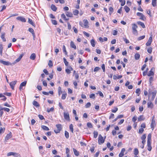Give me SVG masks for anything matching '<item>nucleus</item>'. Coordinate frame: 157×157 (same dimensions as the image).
<instances>
[{
	"label": "nucleus",
	"mask_w": 157,
	"mask_h": 157,
	"mask_svg": "<svg viewBox=\"0 0 157 157\" xmlns=\"http://www.w3.org/2000/svg\"><path fill=\"white\" fill-rule=\"evenodd\" d=\"M157 91L156 90H155L154 91L151 92V91H149L148 92V96L149 98L150 95H152V97L151 99V101H153L156 95Z\"/></svg>",
	"instance_id": "nucleus-1"
},
{
	"label": "nucleus",
	"mask_w": 157,
	"mask_h": 157,
	"mask_svg": "<svg viewBox=\"0 0 157 157\" xmlns=\"http://www.w3.org/2000/svg\"><path fill=\"white\" fill-rule=\"evenodd\" d=\"M132 33L133 34L136 35L137 34V31L136 29L137 28V25L135 23L132 24Z\"/></svg>",
	"instance_id": "nucleus-2"
},
{
	"label": "nucleus",
	"mask_w": 157,
	"mask_h": 157,
	"mask_svg": "<svg viewBox=\"0 0 157 157\" xmlns=\"http://www.w3.org/2000/svg\"><path fill=\"white\" fill-rule=\"evenodd\" d=\"M105 141V139H103V137L100 134L98 136V143L99 144H101L103 143Z\"/></svg>",
	"instance_id": "nucleus-3"
},
{
	"label": "nucleus",
	"mask_w": 157,
	"mask_h": 157,
	"mask_svg": "<svg viewBox=\"0 0 157 157\" xmlns=\"http://www.w3.org/2000/svg\"><path fill=\"white\" fill-rule=\"evenodd\" d=\"M56 127L57 128V130H55L54 132L56 133H59L62 129L61 125V124H56Z\"/></svg>",
	"instance_id": "nucleus-4"
},
{
	"label": "nucleus",
	"mask_w": 157,
	"mask_h": 157,
	"mask_svg": "<svg viewBox=\"0 0 157 157\" xmlns=\"http://www.w3.org/2000/svg\"><path fill=\"white\" fill-rule=\"evenodd\" d=\"M63 116L64 118L66 120L69 121H70L69 115L68 112H64Z\"/></svg>",
	"instance_id": "nucleus-5"
},
{
	"label": "nucleus",
	"mask_w": 157,
	"mask_h": 157,
	"mask_svg": "<svg viewBox=\"0 0 157 157\" xmlns=\"http://www.w3.org/2000/svg\"><path fill=\"white\" fill-rule=\"evenodd\" d=\"M154 116L153 117V118L151 120V128L152 129V130H153L154 129L156 125L155 121V120L154 119Z\"/></svg>",
	"instance_id": "nucleus-6"
},
{
	"label": "nucleus",
	"mask_w": 157,
	"mask_h": 157,
	"mask_svg": "<svg viewBox=\"0 0 157 157\" xmlns=\"http://www.w3.org/2000/svg\"><path fill=\"white\" fill-rule=\"evenodd\" d=\"M136 15L137 16L140 17V19L141 20L145 21L146 19L145 16L141 13L138 12L137 13Z\"/></svg>",
	"instance_id": "nucleus-7"
},
{
	"label": "nucleus",
	"mask_w": 157,
	"mask_h": 157,
	"mask_svg": "<svg viewBox=\"0 0 157 157\" xmlns=\"http://www.w3.org/2000/svg\"><path fill=\"white\" fill-rule=\"evenodd\" d=\"M148 100L149 101L147 102V107L148 108H150L151 109H152L153 107V104L152 103V101H151V99L150 100H149V98H148Z\"/></svg>",
	"instance_id": "nucleus-8"
},
{
	"label": "nucleus",
	"mask_w": 157,
	"mask_h": 157,
	"mask_svg": "<svg viewBox=\"0 0 157 157\" xmlns=\"http://www.w3.org/2000/svg\"><path fill=\"white\" fill-rule=\"evenodd\" d=\"M0 62L5 65H11L12 64L9 61H6L2 60H0Z\"/></svg>",
	"instance_id": "nucleus-9"
},
{
	"label": "nucleus",
	"mask_w": 157,
	"mask_h": 157,
	"mask_svg": "<svg viewBox=\"0 0 157 157\" xmlns=\"http://www.w3.org/2000/svg\"><path fill=\"white\" fill-rule=\"evenodd\" d=\"M83 23L84 24V27L81 26L82 27L86 28H88L89 27V26H88L89 22L87 19H84L83 20Z\"/></svg>",
	"instance_id": "nucleus-10"
},
{
	"label": "nucleus",
	"mask_w": 157,
	"mask_h": 157,
	"mask_svg": "<svg viewBox=\"0 0 157 157\" xmlns=\"http://www.w3.org/2000/svg\"><path fill=\"white\" fill-rule=\"evenodd\" d=\"M11 155H13L15 157H17L19 156V155L16 153L13 152H10L7 153V156H9Z\"/></svg>",
	"instance_id": "nucleus-11"
},
{
	"label": "nucleus",
	"mask_w": 157,
	"mask_h": 157,
	"mask_svg": "<svg viewBox=\"0 0 157 157\" xmlns=\"http://www.w3.org/2000/svg\"><path fill=\"white\" fill-rule=\"evenodd\" d=\"M17 82V81H12L10 83V85L11 89L12 90H14V87L15 85H16V83Z\"/></svg>",
	"instance_id": "nucleus-12"
},
{
	"label": "nucleus",
	"mask_w": 157,
	"mask_h": 157,
	"mask_svg": "<svg viewBox=\"0 0 157 157\" xmlns=\"http://www.w3.org/2000/svg\"><path fill=\"white\" fill-rule=\"evenodd\" d=\"M16 19L17 20H19L22 22H25L26 21V20L23 17L19 16L18 17L16 18Z\"/></svg>",
	"instance_id": "nucleus-13"
},
{
	"label": "nucleus",
	"mask_w": 157,
	"mask_h": 157,
	"mask_svg": "<svg viewBox=\"0 0 157 157\" xmlns=\"http://www.w3.org/2000/svg\"><path fill=\"white\" fill-rule=\"evenodd\" d=\"M12 137L11 133L10 132V133L7 134L6 136L5 140V141L7 142L10 138Z\"/></svg>",
	"instance_id": "nucleus-14"
},
{
	"label": "nucleus",
	"mask_w": 157,
	"mask_h": 157,
	"mask_svg": "<svg viewBox=\"0 0 157 157\" xmlns=\"http://www.w3.org/2000/svg\"><path fill=\"white\" fill-rule=\"evenodd\" d=\"M23 56V55L22 54H21L20 55L19 57L13 63V64H14L16 63L19 62Z\"/></svg>",
	"instance_id": "nucleus-15"
},
{
	"label": "nucleus",
	"mask_w": 157,
	"mask_h": 157,
	"mask_svg": "<svg viewBox=\"0 0 157 157\" xmlns=\"http://www.w3.org/2000/svg\"><path fill=\"white\" fill-rule=\"evenodd\" d=\"M152 37L151 36L149 38L147 42L146 43V45L148 46H150L152 42Z\"/></svg>",
	"instance_id": "nucleus-16"
},
{
	"label": "nucleus",
	"mask_w": 157,
	"mask_h": 157,
	"mask_svg": "<svg viewBox=\"0 0 157 157\" xmlns=\"http://www.w3.org/2000/svg\"><path fill=\"white\" fill-rule=\"evenodd\" d=\"M125 151V149L124 148H123L120 153L119 154V157H122L124 155V152Z\"/></svg>",
	"instance_id": "nucleus-17"
},
{
	"label": "nucleus",
	"mask_w": 157,
	"mask_h": 157,
	"mask_svg": "<svg viewBox=\"0 0 157 157\" xmlns=\"http://www.w3.org/2000/svg\"><path fill=\"white\" fill-rule=\"evenodd\" d=\"M26 84V81H24L22 82L20 85L19 89L20 90L22 89L23 86H25Z\"/></svg>",
	"instance_id": "nucleus-18"
},
{
	"label": "nucleus",
	"mask_w": 157,
	"mask_h": 157,
	"mask_svg": "<svg viewBox=\"0 0 157 157\" xmlns=\"http://www.w3.org/2000/svg\"><path fill=\"white\" fill-rule=\"evenodd\" d=\"M147 150L149 151H151L152 149L151 145V142H147Z\"/></svg>",
	"instance_id": "nucleus-19"
},
{
	"label": "nucleus",
	"mask_w": 157,
	"mask_h": 157,
	"mask_svg": "<svg viewBox=\"0 0 157 157\" xmlns=\"http://www.w3.org/2000/svg\"><path fill=\"white\" fill-rule=\"evenodd\" d=\"M29 31L31 33H32V34L33 37V38L34 39V38L35 37V33H34L33 29L32 28H30L29 29Z\"/></svg>",
	"instance_id": "nucleus-20"
},
{
	"label": "nucleus",
	"mask_w": 157,
	"mask_h": 157,
	"mask_svg": "<svg viewBox=\"0 0 157 157\" xmlns=\"http://www.w3.org/2000/svg\"><path fill=\"white\" fill-rule=\"evenodd\" d=\"M145 119V117L143 115L139 116L138 118V120L139 121H144Z\"/></svg>",
	"instance_id": "nucleus-21"
},
{
	"label": "nucleus",
	"mask_w": 157,
	"mask_h": 157,
	"mask_svg": "<svg viewBox=\"0 0 157 157\" xmlns=\"http://www.w3.org/2000/svg\"><path fill=\"white\" fill-rule=\"evenodd\" d=\"M66 15L69 17H73V14L71 12H67L66 13Z\"/></svg>",
	"instance_id": "nucleus-22"
},
{
	"label": "nucleus",
	"mask_w": 157,
	"mask_h": 157,
	"mask_svg": "<svg viewBox=\"0 0 157 157\" xmlns=\"http://www.w3.org/2000/svg\"><path fill=\"white\" fill-rule=\"evenodd\" d=\"M73 151L74 154L76 156H78L79 155V152L75 148H73Z\"/></svg>",
	"instance_id": "nucleus-23"
},
{
	"label": "nucleus",
	"mask_w": 157,
	"mask_h": 157,
	"mask_svg": "<svg viewBox=\"0 0 157 157\" xmlns=\"http://www.w3.org/2000/svg\"><path fill=\"white\" fill-rule=\"evenodd\" d=\"M51 9L53 10L54 11H56L57 10V8L55 6V5H54L53 4H52L51 6Z\"/></svg>",
	"instance_id": "nucleus-24"
},
{
	"label": "nucleus",
	"mask_w": 157,
	"mask_h": 157,
	"mask_svg": "<svg viewBox=\"0 0 157 157\" xmlns=\"http://www.w3.org/2000/svg\"><path fill=\"white\" fill-rule=\"evenodd\" d=\"M36 58V54L35 53H32L30 56V58L32 60H34Z\"/></svg>",
	"instance_id": "nucleus-25"
},
{
	"label": "nucleus",
	"mask_w": 157,
	"mask_h": 157,
	"mask_svg": "<svg viewBox=\"0 0 157 157\" xmlns=\"http://www.w3.org/2000/svg\"><path fill=\"white\" fill-rule=\"evenodd\" d=\"M70 46L71 48H74L75 49H76V46L74 44V43L72 41H71V42Z\"/></svg>",
	"instance_id": "nucleus-26"
},
{
	"label": "nucleus",
	"mask_w": 157,
	"mask_h": 157,
	"mask_svg": "<svg viewBox=\"0 0 157 157\" xmlns=\"http://www.w3.org/2000/svg\"><path fill=\"white\" fill-rule=\"evenodd\" d=\"M138 25H140L143 28H144L145 27V26L143 22L140 21H138L137 22Z\"/></svg>",
	"instance_id": "nucleus-27"
},
{
	"label": "nucleus",
	"mask_w": 157,
	"mask_h": 157,
	"mask_svg": "<svg viewBox=\"0 0 157 157\" xmlns=\"http://www.w3.org/2000/svg\"><path fill=\"white\" fill-rule=\"evenodd\" d=\"M5 33H2L1 36V37L3 41L4 42L6 41V39L5 38Z\"/></svg>",
	"instance_id": "nucleus-28"
},
{
	"label": "nucleus",
	"mask_w": 157,
	"mask_h": 157,
	"mask_svg": "<svg viewBox=\"0 0 157 157\" xmlns=\"http://www.w3.org/2000/svg\"><path fill=\"white\" fill-rule=\"evenodd\" d=\"M41 128L44 130L46 131H48L49 130V128L48 127L44 125L41 126Z\"/></svg>",
	"instance_id": "nucleus-29"
},
{
	"label": "nucleus",
	"mask_w": 157,
	"mask_h": 157,
	"mask_svg": "<svg viewBox=\"0 0 157 157\" xmlns=\"http://www.w3.org/2000/svg\"><path fill=\"white\" fill-rule=\"evenodd\" d=\"M157 0H152V5L153 7H155L156 6Z\"/></svg>",
	"instance_id": "nucleus-30"
},
{
	"label": "nucleus",
	"mask_w": 157,
	"mask_h": 157,
	"mask_svg": "<svg viewBox=\"0 0 157 157\" xmlns=\"http://www.w3.org/2000/svg\"><path fill=\"white\" fill-rule=\"evenodd\" d=\"M151 133H149L148 134L147 136V142H151Z\"/></svg>",
	"instance_id": "nucleus-31"
},
{
	"label": "nucleus",
	"mask_w": 157,
	"mask_h": 157,
	"mask_svg": "<svg viewBox=\"0 0 157 157\" xmlns=\"http://www.w3.org/2000/svg\"><path fill=\"white\" fill-rule=\"evenodd\" d=\"M140 57V55L139 53H136L135 55V58L136 60H138Z\"/></svg>",
	"instance_id": "nucleus-32"
},
{
	"label": "nucleus",
	"mask_w": 157,
	"mask_h": 157,
	"mask_svg": "<svg viewBox=\"0 0 157 157\" xmlns=\"http://www.w3.org/2000/svg\"><path fill=\"white\" fill-rule=\"evenodd\" d=\"M124 9L127 13L130 10V8L127 6H124Z\"/></svg>",
	"instance_id": "nucleus-33"
},
{
	"label": "nucleus",
	"mask_w": 157,
	"mask_h": 157,
	"mask_svg": "<svg viewBox=\"0 0 157 157\" xmlns=\"http://www.w3.org/2000/svg\"><path fill=\"white\" fill-rule=\"evenodd\" d=\"M139 153V151L137 148H135L134 151V154L135 155H137Z\"/></svg>",
	"instance_id": "nucleus-34"
},
{
	"label": "nucleus",
	"mask_w": 157,
	"mask_h": 157,
	"mask_svg": "<svg viewBox=\"0 0 157 157\" xmlns=\"http://www.w3.org/2000/svg\"><path fill=\"white\" fill-rule=\"evenodd\" d=\"M67 95V94L66 93H65L62 94V99L63 100H64L66 98Z\"/></svg>",
	"instance_id": "nucleus-35"
},
{
	"label": "nucleus",
	"mask_w": 157,
	"mask_h": 157,
	"mask_svg": "<svg viewBox=\"0 0 157 157\" xmlns=\"http://www.w3.org/2000/svg\"><path fill=\"white\" fill-rule=\"evenodd\" d=\"M109 14L111 15L113 11V9L112 7H110L109 8Z\"/></svg>",
	"instance_id": "nucleus-36"
},
{
	"label": "nucleus",
	"mask_w": 157,
	"mask_h": 157,
	"mask_svg": "<svg viewBox=\"0 0 157 157\" xmlns=\"http://www.w3.org/2000/svg\"><path fill=\"white\" fill-rule=\"evenodd\" d=\"M73 13L74 15H77L78 14L79 11L77 10H75L73 11Z\"/></svg>",
	"instance_id": "nucleus-37"
},
{
	"label": "nucleus",
	"mask_w": 157,
	"mask_h": 157,
	"mask_svg": "<svg viewBox=\"0 0 157 157\" xmlns=\"http://www.w3.org/2000/svg\"><path fill=\"white\" fill-rule=\"evenodd\" d=\"M154 75V73L153 71H150L147 74V75L149 76H153Z\"/></svg>",
	"instance_id": "nucleus-38"
},
{
	"label": "nucleus",
	"mask_w": 157,
	"mask_h": 157,
	"mask_svg": "<svg viewBox=\"0 0 157 157\" xmlns=\"http://www.w3.org/2000/svg\"><path fill=\"white\" fill-rule=\"evenodd\" d=\"M90 43L92 47H94L95 46V41L94 39H92L91 40Z\"/></svg>",
	"instance_id": "nucleus-39"
},
{
	"label": "nucleus",
	"mask_w": 157,
	"mask_h": 157,
	"mask_svg": "<svg viewBox=\"0 0 157 157\" xmlns=\"http://www.w3.org/2000/svg\"><path fill=\"white\" fill-rule=\"evenodd\" d=\"M65 135L67 139H68L69 137V133L66 131L65 132Z\"/></svg>",
	"instance_id": "nucleus-40"
},
{
	"label": "nucleus",
	"mask_w": 157,
	"mask_h": 157,
	"mask_svg": "<svg viewBox=\"0 0 157 157\" xmlns=\"http://www.w3.org/2000/svg\"><path fill=\"white\" fill-rule=\"evenodd\" d=\"M33 104L36 106V107H38L39 106V104L38 102L36 101H33Z\"/></svg>",
	"instance_id": "nucleus-41"
},
{
	"label": "nucleus",
	"mask_w": 157,
	"mask_h": 157,
	"mask_svg": "<svg viewBox=\"0 0 157 157\" xmlns=\"http://www.w3.org/2000/svg\"><path fill=\"white\" fill-rule=\"evenodd\" d=\"M54 108L53 107L51 108L50 109L48 108L47 109V111L48 113H49L50 112H52L54 111Z\"/></svg>",
	"instance_id": "nucleus-42"
},
{
	"label": "nucleus",
	"mask_w": 157,
	"mask_h": 157,
	"mask_svg": "<svg viewBox=\"0 0 157 157\" xmlns=\"http://www.w3.org/2000/svg\"><path fill=\"white\" fill-rule=\"evenodd\" d=\"M73 125L72 124H70L69 126V128L70 130L71 131V132L73 133Z\"/></svg>",
	"instance_id": "nucleus-43"
},
{
	"label": "nucleus",
	"mask_w": 157,
	"mask_h": 157,
	"mask_svg": "<svg viewBox=\"0 0 157 157\" xmlns=\"http://www.w3.org/2000/svg\"><path fill=\"white\" fill-rule=\"evenodd\" d=\"M62 93L61 88L59 86L58 87V94L59 96Z\"/></svg>",
	"instance_id": "nucleus-44"
},
{
	"label": "nucleus",
	"mask_w": 157,
	"mask_h": 157,
	"mask_svg": "<svg viewBox=\"0 0 157 157\" xmlns=\"http://www.w3.org/2000/svg\"><path fill=\"white\" fill-rule=\"evenodd\" d=\"M28 21L29 23H30L33 26H34V24L33 23V21L32 19L29 18Z\"/></svg>",
	"instance_id": "nucleus-45"
},
{
	"label": "nucleus",
	"mask_w": 157,
	"mask_h": 157,
	"mask_svg": "<svg viewBox=\"0 0 157 157\" xmlns=\"http://www.w3.org/2000/svg\"><path fill=\"white\" fill-rule=\"evenodd\" d=\"M140 90L139 88H138L136 89V93L138 94V96H139V94H140Z\"/></svg>",
	"instance_id": "nucleus-46"
},
{
	"label": "nucleus",
	"mask_w": 157,
	"mask_h": 157,
	"mask_svg": "<svg viewBox=\"0 0 157 157\" xmlns=\"http://www.w3.org/2000/svg\"><path fill=\"white\" fill-rule=\"evenodd\" d=\"M0 98H3L2 99V100L4 101H5L6 100V97L5 96L2 95V94H0Z\"/></svg>",
	"instance_id": "nucleus-47"
},
{
	"label": "nucleus",
	"mask_w": 157,
	"mask_h": 157,
	"mask_svg": "<svg viewBox=\"0 0 157 157\" xmlns=\"http://www.w3.org/2000/svg\"><path fill=\"white\" fill-rule=\"evenodd\" d=\"M114 108V109L111 110V111L113 113H115L118 110V108L117 107H115Z\"/></svg>",
	"instance_id": "nucleus-48"
},
{
	"label": "nucleus",
	"mask_w": 157,
	"mask_h": 157,
	"mask_svg": "<svg viewBox=\"0 0 157 157\" xmlns=\"http://www.w3.org/2000/svg\"><path fill=\"white\" fill-rule=\"evenodd\" d=\"M63 60H64V63L65 65L66 66H68V62L67 61L66 59L65 58H63Z\"/></svg>",
	"instance_id": "nucleus-49"
},
{
	"label": "nucleus",
	"mask_w": 157,
	"mask_h": 157,
	"mask_svg": "<svg viewBox=\"0 0 157 157\" xmlns=\"http://www.w3.org/2000/svg\"><path fill=\"white\" fill-rule=\"evenodd\" d=\"M147 51L148 53L151 54L152 52V48L151 47L149 48L147 50Z\"/></svg>",
	"instance_id": "nucleus-50"
},
{
	"label": "nucleus",
	"mask_w": 157,
	"mask_h": 157,
	"mask_svg": "<svg viewBox=\"0 0 157 157\" xmlns=\"http://www.w3.org/2000/svg\"><path fill=\"white\" fill-rule=\"evenodd\" d=\"M94 137L95 138H96L98 135V132L97 131H94Z\"/></svg>",
	"instance_id": "nucleus-51"
},
{
	"label": "nucleus",
	"mask_w": 157,
	"mask_h": 157,
	"mask_svg": "<svg viewBox=\"0 0 157 157\" xmlns=\"http://www.w3.org/2000/svg\"><path fill=\"white\" fill-rule=\"evenodd\" d=\"M145 36L143 35L142 36L139 37L138 38V40H141L144 39L145 38Z\"/></svg>",
	"instance_id": "nucleus-52"
},
{
	"label": "nucleus",
	"mask_w": 157,
	"mask_h": 157,
	"mask_svg": "<svg viewBox=\"0 0 157 157\" xmlns=\"http://www.w3.org/2000/svg\"><path fill=\"white\" fill-rule=\"evenodd\" d=\"M48 65L50 67H51L52 66L53 64H52V61L51 60H49L48 63Z\"/></svg>",
	"instance_id": "nucleus-53"
},
{
	"label": "nucleus",
	"mask_w": 157,
	"mask_h": 157,
	"mask_svg": "<svg viewBox=\"0 0 157 157\" xmlns=\"http://www.w3.org/2000/svg\"><path fill=\"white\" fill-rule=\"evenodd\" d=\"M100 69V68L99 67H96L94 69V71L95 72H97L99 71Z\"/></svg>",
	"instance_id": "nucleus-54"
},
{
	"label": "nucleus",
	"mask_w": 157,
	"mask_h": 157,
	"mask_svg": "<svg viewBox=\"0 0 157 157\" xmlns=\"http://www.w3.org/2000/svg\"><path fill=\"white\" fill-rule=\"evenodd\" d=\"M91 106V104L90 102L87 103L85 105L86 108H88L90 107Z\"/></svg>",
	"instance_id": "nucleus-55"
},
{
	"label": "nucleus",
	"mask_w": 157,
	"mask_h": 157,
	"mask_svg": "<svg viewBox=\"0 0 157 157\" xmlns=\"http://www.w3.org/2000/svg\"><path fill=\"white\" fill-rule=\"evenodd\" d=\"M144 128H141L140 129H139V133H142L144 132Z\"/></svg>",
	"instance_id": "nucleus-56"
},
{
	"label": "nucleus",
	"mask_w": 157,
	"mask_h": 157,
	"mask_svg": "<svg viewBox=\"0 0 157 157\" xmlns=\"http://www.w3.org/2000/svg\"><path fill=\"white\" fill-rule=\"evenodd\" d=\"M2 109L4 110V111H6L7 112H9L10 109H9L7 108H2Z\"/></svg>",
	"instance_id": "nucleus-57"
},
{
	"label": "nucleus",
	"mask_w": 157,
	"mask_h": 157,
	"mask_svg": "<svg viewBox=\"0 0 157 157\" xmlns=\"http://www.w3.org/2000/svg\"><path fill=\"white\" fill-rule=\"evenodd\" d=\"M63 52H65V54H66V55L67 54V52L66 49V48H65V46L64 45L63 46Z\"/></svg>",
	"instance_id": "nucleus-58"
},
{
	"label": "nucleus",
	"mask_w": 157,
	"mask_h": 157,
	"mask_svg": "<svg viewBox=\"0 0 157 157\" xmlns=\"http://www.w3.org/2000/svg\"><path fill=\"white\" fill-rule=\"evenodd\" d=\"M87 127L89 128H92V125L90 123H87Z\"/></svg>",
	"instance_id": "nucleus-59"
},
{
	"label": "nucleus",
	"mask_w": 157,
	"mask_h": 157,
	"mask_svg": "<svg viewBox=\"0 0 157 157\" xmlns=\"http://www.w3.org/2000/svg\"><path fill=\"white\" fill-rule=\"evenodd\" d=\"M5 129H3L2 127L0 128V134L3 133L4 132Z\"/></svg>",
	"instance_id": "nucleus-60"
},
{
	"label": "nucleus",
	"mask_w": 157,
	"mask_h": 157,
	"mask_svg": "<svg viewBox=\"0 0 157 157\" xmlns=\"http://www.w3.org/2000/svg\"><path fill=\"white\" fill-rule=\"evenodd\" d=\"M117 31L116 30H113L112 32V33L113 35L115 36L117 34Z\"/></svg>",
	"instance_id": "nucleus-61"
},
{
	"label": "nucleus",
	"mask_w": 157,
	"mask_h": 157,
	"mask_svg": "<svg viewBox=\"0 0 157 157\" xmlns=\"http://www.w3.org/2000/svg\"><path fill=\"white\" fill-rule=\"evenodd\" d=\"M4 94L10 97L11 96V94L10 93L5 92L4 93Z\"/></svg>",
	"instance_id": "nucleus-62"
},
{
	"label": "nucleus",
	"mask_w": 157,
	"mask_h": 157,
	"mask_svg": "<svg viewBox=\"0 0 157 157\" xmlns=\"http://www.w3.org/2000/svg\"><path fill=\"white\" fill-rule=\"evenodd\" d=\"M95 97V94H92L90 95V98H94Z\"/></svg>",
	"instance_id": "nucleus-63"
},
{
	"label": "nucleus",
	"mask_w": 157,
	"mask_h": 157,
	"mask_svg": "<svg viewBox=\"0 0 157 157\" xmlns=\"http://www.w3.org/2000/svg\"><path fill=\"white\" fill-rule=\"evenodd\" d=\"M146 138V135L144 134L141 137V139L142 140H145Z\"/></svg>",
	"instance_id": "nucleus-64"
}]
</instances>
